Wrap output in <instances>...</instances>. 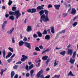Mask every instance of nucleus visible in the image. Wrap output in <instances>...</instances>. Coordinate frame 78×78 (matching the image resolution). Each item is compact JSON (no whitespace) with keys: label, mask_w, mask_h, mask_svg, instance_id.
<instances>
[{"label":"nucleus","mask_w":78,"mask_h":78,"mask_svg":"<svg viewBox=\"0 0 78 78\" xmlns=\"http://www.w3.org/2000/svg\"><path fill=\"white\" fill-rule=\"evenodd\" d=\"M9 15H14L16 17V19H18L21 16V14L20 12V10L16 11L15 12L9 11Z\"/></svg>","instance_id":"1"},{"label":"nucleus","mask_w":78,"mask_h":78,"mask_svg":"<svg viewBox=\"0 0 78 78\" xmlns=\"http://www.w3.org/2000/svg\"><path fill=\"white\" fill-rule=\"evenodd\" d=\"M44 12L45 14H43L41 16L42 19H44V22H47L48 21H49V18H48V11L47 10H44Z\"/></svg>","instance_id":"2"},{"label":"nucleus","mask_w":78,"mask_h":78,"mask_svg":"<svg viewBox=\"0 0 78 78\" xmlns=\"http://www.w3.org/2000/svg\"><path fill=\"white\" fill-rule=\"evenodd\" d=\"M23 44H24L25 46V47H26L29 49L31 48V45L29 43H28L27 42H24L22 41H20L19 42V46H22Z\"/></svg>","instance_id":"3"},{"label":"nucleus","mask_w":78,"mask_h":78,"mask_svg":"<svg viewBox=\"0 0 78 78\" xmlns=\"http://www.w3.org/2000/svg\"><path fill=\"white\" fill-rule=\"evenodd\" d=\"M39 13L41 16L40 19V22H41V23H42V21H44V19L42 18L41 17L44 14V10H41L39 12Z\"/></svg>","instance_id":"4"},{"label":"nucleus","mask_w":78,"mask_h":78,"mask_svg":"<svg viewBox=\"0 0 78 78\" xmlns=\"http://www.w3.org/2000/svg\"><path fill=\"white\" fill-rule=\"evenodd\" d=\"M43 72H44V70H43L42 69H41V70H40L39 72H38L37 73V78H39V77H40V76H41V75L42 73H43Z\"/></svg>","instance_id":"5"},{"label":"nucleus","mask_w":78,"mask_h":78,"mask_svg":"<svg viewBox=\"0 0 78 78\" xmlns=\"http://www.w3.org/2000/svg\"><path fill=\"white\" fill-rule=\"evenodd\" d=\"M68 55H69L70 56L72 55L73 53V49H68L67 51Z\"/></svg>","instance_id":"6"},{"label":"nucleus","mask_w":78,"mask_h":78,"mask_svg":"<svg viewBox=\"0 0 78 78\" xmlns=\"http://www.w3.org/2000/svg\"><path fill=\"white\" fill-rule=\"evenodd\" d=\"M26 31L27 32H30L32 31V27L31 26H30L29 25L27 26V28L26 29Z\"/></svg>","instance_id":"7"},{"label":"nucleus","mask_w":78,"mask_h":78,"mask_svg":"<svg viewBox=\"0 0 78 78\" xmlns=\"http://www.w3.org/2000/svg\"><path fill=\"white\" fill-rule=\"evenodd\" d=\"M7 23V21H5L4 22L2 26V30L3 31L5 30V26L6 25V24Z\"/></svg>","instance_id":"8"},{"label":"nucleus","mask_w":78,"mask_h":78,"mask_svg":"<svg viewBox=\"0 0 78 78\" xmlns=\"http://www.w3.org/2000/svg\"><path fill=\"white\" fill-rule=\"evenodd\" d=\"M76 10L75 8L72 9V11L71 12V14H73V15H75L76 14Z\"/></svg>","instance_id":"9"},{"label":"nucleus","mask_w":78,"mask_h":78,"mask_svg":"<svg viewBox=\"0 0 78 78\" xmlns=\"http://www.w3.org/2000/svg\"><path fill=\"white\" fill-rule=\"evenodd\" d=\"M60 6H61V5H54V7H55V8L57 10H59V8H60Z\"/></svg>","instance_id":"10"},{"label":"nucleus","mask_w":78,"mask_h":78,"mask_svg":"<svg viewBox=\"0 0 78 78\" xmlns=\"http://www.w3.org/2000/svg\"><path fill=\"white\" fill-rule=\"evenodd\" d=\"M46 40H50V36L49 35H47L44 38Z\"/></svg>","instance_id":"11"},{"label":"nucleus","mask_w":78,"mask_h":78,"mask_svg":"<svg viewBox=\"0 0 78 78\" xmlns=\"http://www.w3.org/2000/svg\"><path fill=\"white\" fill-rule=\"evenodd\" d=\"M59 63V61H57V60H55L54 64V67H56L57 65H58V63Z\"/></svg>","instance_id":"12"},{"label":"nucleus","mask_w":78,"mask_h":78,"mask_svg":"<svg viewBox=\"0 0 78 78\" xmlns=\"http://www.w3.org/2000/svg\"><path fill=\"white\" fill-rule=\"evenodd\" d=\"M2 55L3 57L5 58V56L6 55V50H3L2 51Z\"/></svg>","instance_id":"13"},{"label":"nucleus","mask_w":78,"mask_h":78,"mask_svg":"<svg viewBox=\"0 0 78 78\" xmlns=\"http://www.w3.org/2000/svg\"><path fill=\"white\" fill-rule=\"evenodd\" d=\"M48 57V56H47L46 55L43 56L42 58V60L43 61H46V60L47 59Z\"/></svg>","instance_id":"14"},{"label":"nucleus","mask_w":78,"mask_h":78,"mask_svg":"<svg viewBox=\"0 0 78 78\" xmlns=\"http://www.w3.org/2000/svg\"><path fill=\"white\" fill-rule=\"evenodd\" d=\"M14 75H15V73L14 72V71H12L11 72V78H13V76H14Z\"/></svg>","instance_id":"15"},{"label":"nucleus","mask_w":78,"mask_h":78,"mask_svg":"<svg viewBox=\"0 0 78 78\" xmlns=\"http://www.w3.org/2000/svg\"><path fill=\"white\" fill-rule=\"evenodd\" d=\"M37 34L38 37H41L42 36V33H41L40 31L37 32Z\"/></svg>","instance_id":"16"},{"label":"nucleus","mask_w":78,"mask_h":78,"mask_svg":"<svg viewBox=\"0 0 78 78\" xmlns=\"http://www.w3.org/2000/svg\"><path fill=\"white\" fill-rule=\"evenodd\" d=\"M75 59H73L72 58H70L69 60V62L71 63V64H74V62H75Z\"/></svg>","instance_id":"17"},{"label":"nucleus","mask_w":78,"mask_h":78,"mask_svg":"<svg viewBox=\"0 0 78 78\" xmlns=\"http://www.w3.org/2000/svg\"><path fill=\"white\" fill-rule=\"evenodd\" d=\"M14 28L13 27L12 29H11L10 30V31H8L7 32V33L8 34H11V33H12L13 31H14Z\"/></svg>","instance_id":"18"},{"label":"nucleus","mask_w":78,"mask_h":78,"mask_svg":"<svg viewBox=\"0 0 78 78\" xmlns=\"http://www.w3.org/2000/svg\"><path fill=\"white\" fill-rule=\"evenodd\" d=\"M51 32L52 33V34H54V33H55V29L54 28V27H51Z\"/></svg>","instance_id":"19"},{"label":"nucleus","mask_w":78,"mask_h":78,"mask_svg":"<svg viewBox=\"0 0 78 78\" xmlns=\"http://www.w3.org/2000/svg\"><path fill=\"white\" fill-rule=\"evenodd\" d=\"M66 51H64L60 52V54L61 55H62V56H65V55H66Z\"/></svg>","instance_id":"20"},{"label":"nucleus","mask_w":78,"mask_h":78,"mask_svg":"<svg viewBox=\"0 0 78 78\" xmlns=\"http://www.w3.org/2000/svg\"><path fill=\"white\" fill-rule=\"evenodd\" d=\"M34 72V71H33V70L32 69L30 71V76L31 77L33 76V73Z\"/></svg>","instance_id":"21"},{"label":"nucleus","mask_w":78,"mask_h":78,"mask_svg":"<svg viewBox=\"0 0 78 78\" xmlns=\"http://www.w3.org/2000/svg\"><path fill=\"white\" fill-rule=\"evenodd\" d=\"M69 75H70V76H74L75 75H73V73H72V71H70L69 73L68 74V76H69Z\"/></svg>","instance_id":"22"},{"label":"nucleus","mask_w":78,"mask_h":78,"mask_svg":"<svg viewBox=\"0 0 78 78\" xmlns=\"http://www.w3.org/2000/svg\"><path fill=\"white\" fill-rule=\"evenodd\" d=\"M14 16H11L9 17V19H11V20H14Z\"/></svg>","instance_id":"23"},{"label":"nucleus","mask_w":78,"mask_h":78,"mask_svg":"<svg viewBox=\"0 0 78 78\" xmlns=\"http://www.w3.org/2000/svg\"><path fill=\"white\" fill-rule=\"evenodd\" d=\"M31 13H34L36 12V9H32Z\"/></svg>","instance_id":"24"},{"label":"nucleus","mask_w":78,"mask_h":78,"mask_svg":"<svg viewBox=\"0 0 78 78\" xmlns=\"http://www.w3.org/2000/svg\"><path fill=\"white\" fill-rule=\"evenodd\" d=\"M44 8L42 7H41V6H38L37 8V9H40V10H42V9H43Z\"/></svg>","instance_id":"25"},{"label":"nucleus","mask_w":78,"mask_h":78,"mask_svg":"<svg viewBox=\"0 0 78 78\" xmlns=\"http://www.w3.org/2000/svg\"><path fill=\"white\" fill-rule=\"evenodd\" d=\"M22 58H24L25 60H26V59H28V56H25L24 55H22Z\"/></svg>","instance_id":"26"},{"label":"nucleus","mask_w":78,"mask_h":78,"mask_svg":"<svg viewBox=\"0 0 78 78\" xmlns=\"http://www.w3.org/2000/svg\"><path fill=\"white\" fill-rule=\"evenodd\" d=\"M76 51H74L73 53V55L72 56L73 58H75L76 56Z\"/></svg>","instance_id":"27"},{"label":"nucleus","mask_w":78,"mask_h":78,"mask_svg":"<svg viewBox=\"0 0 78 78\" xmlns=\"http://www.w3.org/2000/svg\"><path fill=\"white\" fill-rule=\"evenodd\" d=\"M12 3V2L11 1V0H9V2H8V5L9 6H11V4Z\"/></svg>","instance_id":"28"},{"label":"nucleus","mask_w":78,"mask_h":78,"mask_svg":"<svg viewBox=\"0 0 78 78\" xmlns=\"http://www.w3.org/2000/svg\"><path fill=\"white\" fill-rule=\"evenodd\" d=\"M35 50L36 51H40L41 50L39 48V47H37L35 48Z\"/></svg>","instance_id":"29"},{"label":"nucleus","mask_w":78,"mask_h":78,"mask_svg":"<svg viewBox=\"0 0 78 78\" xmlns=\"http://www.w3.org/2000/svg\"><path fill=\"white\" fill-rule=\"evenodd\" d=\"M50 51V50L48 48L46 50H45L44 51H43L42 53V54H43V53H45L46 52H47L48 51Z\"/></svg>","instance_id":"30"},{"label":"nucleus","mask_w":78,"mask_h":78,"mask_svg":"<svg viewBox=\"0 0 78 78\" xmlns=\"http://www.w3.org/2000/svg\"><path fill=\"white\" fill-rule=\"evenodd\" d=\"M43 34H47V31L46 30H44V32L42 33Z\"/></svg>","instance_id":"31"},{"label":"nucleus","mask_w":78,"mask_h":78,"mask_svg":"<svg viewBox=\"0 0 78 78\" xmlns=\"http://www.w3.org/2000/svg\"><path fill=\"white\" fill-rule=\"evenodd\" d=\"M12 58H9L7 60V62L8 63H10V62H12Z\"/></svg>","instance_id":"32"},{"label":"nucleus","mask_w":78,"mask_h":78,"mask_svg":"<svg viewBox=\"0 0 78 78\" xmlns=\"http://www.w3.org/2000/svg\"><path fill=\"white\" fill-rule=\"evenodd\" d=\"M14 69H15L16 70L17 69V68H18V65H16L13 66V67Z\"/></svg>","instance_id":"33"},{"label":"nucleus","mask_w":78,"mask_h":78,"mask_svg":"<svg viewBox=\"0 0 78 78\" xmlns=\"http://www.w3.org/2000/svg\"><path fill=\"white\" fill-rule=\"evenodd\" d=\"M50 59H48L46 61V66H47L48 65V63L50 62Z\"/></svg>","instance_id":"34"},{"label":"nucleus","mask_w":78,"mask_h":78,"mask_svg":"<svg viewBox=\"0 0 78 78\" xmlns=\"http://www.w3.org/2000/svg\"><path fill=\"white\" fill-rule=\"evenodd\" d=\"M78 24V23L77 22H75L73 24V27H75V26L76 25Z\"/></svg>","instance_id":"35"},{"label":"nucleus","mask_w":78,"mask_h":78,"mask_svg":"<svg viewBox=\"0 0 78 78\" xmlns=\"http://www.w3.org/2000/svg\"><path fill=\"white\" fill-rule=\"evenodd\" d=\"M68 15V14L67 13H64L63 14L62 16L63 17H66V16H67Z\"/></svg>","instance_id":"36"},{"label":"nucleus","mask_w":78,"mask_h":78,"mask_svg":"<svg viewBox=\"0 0 78 78\" xmlns=\"http://www.w3.org/2000/svg\"><path fill=\"white\" fill-rule=\"evenodd\" d=\"M34 67V65L33 64H32L29 67V69H32L33 67Z\"/></svg>","instance_id":"37"},{"label":"nucleus","mask_w":78,"mask_h":78,"mask_svg":"<svg viewBox=\"0 0 78 78\" xmlns=\"http://www.w3.org/2000/svg\"><path fill=\"white\" fill-rule=\"evenodd\" d=\"M16 7H13L12 8V11H15L16 10Z\"/></svg>","instance_id":"38"},{"label":"nucleus","mask_w":78,"mask_h":78,"mask_svg":"<svg viewBox=\"0 0 78 78\" xmlns=\"http://www.w3.org/2000/svg\"><path fill=\"white\" fill-rule=\"evenodd\" d=\"M9 50L11 52H13V49L12 48H11V47H9L8 48Z\"/></svg>","instance_id":"39"},{"label":"nucleus","mask_w":78,"mask_h":78,"mask_svg":"<svg viewBox=\"0 0 78 78\" xmlns=\"http://www.w3.org/2000/svg\"><path fill=\"white\" fill-rule=\"evenodd\" d=\"M33 36L34 37V38H36V37H38V36H37V35L36 34H34Z\"/></svg>","instance_id":"40"},{"label":"nucleus","mask_w":78,"mask_h":78,"mask_svg":"<svg viewBox=\"0 0 78 78\" xmlns=\"http://www.w3.org/2000/svg\"><path fill=\"white\" fill-rule=\"evenodd\" d=\"M60 76V75H55L54 77L55 78H59V77Z\"/></svg>","instance_id":"41"},{"label":"nucleus","mask_w":78,"mask_h":78,"mask_svg":"<svg viewBox=\"0 0 78 78\" xmlns=\"http://www.w3.org/2000/svg\"><path fill=\"white\" fill-rule=\"evenodd\" d=\"M31 11H32L31 9H29L27 10V12H29V13L30 12L31 13H31Z\"/></svg>","instance_id":"42"},{"label":"nucleus","mask_w":78,"mask_h":78,"mask_svg":"<svg viewBox=\"0 0 78 78\" xmlns=\"http://www.w3.org/2000/svg\"><path fill=\"white\" fill-rule=\"evenodd\" d=\"M39 48H40L41 50H42V49H44V47H43L42 45H41L40 46H39Z\"/></svg>","instance_id":"43"},{"label":"nucleus","mask_w":78,"mask_h":78,"mask_svg":"<svg viewBox=\"0 0 78 78\" xmlns=\"http://www.w3.org/2000/svg\"><path fill=\"white\" fill-rule=\"evenodd\" d=\"M52 7H53L52 5L49 4L48 6V8H52Z\"/></svg>","instance_id":"44"},{"label":"nucleus","mask_w":78,"mask_h":78,"mask_svg":"<svg viewBox=\"0 0 78 78\" xmlns=\"http://www.w3.org/2000/svg\"><path fill=\"white\" fill-rule=\"evenodd\" d=\"M3 72H4L3 69H1V72L0 73V74L2 76L3 75Z\"/></svg>","instance_id":"45"},{"label":"nucleus","mask_w":78,"mask_h":78,"mask_svg":"<svg viewBox=\"0 0 78 78\" xmlns=\"http://www.w3.org/2000/svg\"><path fill=\"white\" fill-rule=\"evenodd\" d=\"M12 41L13 43H15V40H14V38L13 37L12 40Z\"/></svg>","instance_id":"46"},{"label":"nucleus","mask_w":78,"mask_h":78,"mask_svg":"<svg viewBox=\"0 0 78 78\" xmlns=\"http://www.w3.org/2000/svg\"><path fill=\"white\" fill-rule=\"evenodd\" d=\"M22 62H21V61H19L16 63V64H22Z\"/></svg>","instance_id":"47"},{"label":"nucleus","mask_w":78,"mask_h":78,"mask_svg":"<svg viewBox=\"0 0 78 78\" xmlns=\"http://www.w3.org/2000/svg\"><path fill=\"white\" fill-rule=\"evenodd\" d=\"M27 37H24L23 40L24 41H27Z\"/></svg>","instance_id":"48"},{"label":"nucleus","mask_w":78,"mask_h":78,"mask_svg":"<svg viewBox=\"0 0 78 78\" xmlns=\"http://www.w3.org/2000/svg\"><path fill=\"white\" fill-rule=\"evenodd\" d=\"M77 18H78V16H75L73 19V20H75L76 19H77Z\"/></svg>","instance_id":"49"},{"label":"nucleus","mask_w":78,"mask_h":78,"mask_svg":"<svg viewBox=\"0 0 78 78\" xmlns=\"http://www.w3.org/2000/svg\"><path fill=\"white\" fill-rule=\"evenodd\" d=\"M9 56L10 57L12 55V53L11 52H9L8 54Z\"/></svg>","instance_id":"50"},{"label":"nucleus","mask_w":78,"mask_h":78,"mask_svg":"<svg viewBox=\"0 0 78 78\" xmlns=\"http://www.w3.org/2000/svg\"><path fill=\"white\" fill-rule=\"evenodd\" d=\"M25 68L26 70H28V68H29V66L28 65H26Z\"/></svg>","instance_id":"51"},{"label":"nucleus","mask_w":78,"mask_h":78,"mask_svg":"<svg viewBox=\"0 0 78 78\" xmlns=\"http://www.w3.org/2000/svg\"><path fill=\"white\" fill-rule=\"evenodd\" d=\"M21 61L23 62V61H25V60L24 58H23L21 59Z\"/></svg>","instance_id":"52"},{"label":"nucleus","mask_w":78,"mask_h":78,"mask_svg":"<svg viewBox=\"0 0 78 78\" xmlns=\"http://www.w3.org/2000/svg\"><path fill=\"white\" fill-rule=\"evenodd\" d=\"M26 76L27 77H29V76H30V74H29V73H27L26 74Z\"/></svg>","instance_id":"53"},{"label":"nucleus","mask_w":78,"mask_h":78,"mask_svg":"<svg viewBox=\"0 0 78 78\" xmlns=\"http://www.w3.org/2000/svg\"><path fill=\"white\" fill-rule=\"evenodd\" d=\"M18 75L16 74L15 76H14V78H18Z\"/></svg>","instance_id":"54"},{"label":"nucleus","mask_w":78,"mask_h":78,"mask_svg":"<svg viewBox=\"0 0 78 78\" xmlns=\"http://www.w3.org/2000/svg\"><path fill=\"white\" fill-rule=\"evenodd\" d=\"M8 17H9V14H7L5 15V17L6 18H8Z\"/></svg>","instance_id":"55"},{"label":"nucleus","mask_w":78,"mask_h":78,"mask_svg":"<svg viewBox=\"0 0 78 78\" xmlns=\"http://www.w3.org/2000/svg\"><path fill=\"white\" fill-rule=\"evenodd\" d=\"M50 76L48 75L45 76V78H50Z\"/></svg>","instance_id":"56"},{"label":"nucleus","mask_w":78,"mask_h":78,"mask_svg":"<svg viewBox=\"0 0 78 78\" xmlns=\"http://www.w3.org/2000/svg\"><path fill=\"white\" fill-rule=\"evenodd\" d=\"M71 9H72V7H70L68 10V12H70Z\"/></svg>","instance_id":"57"},{"label":"nucleus","mask_w":78,"mask_h":78,"mask_svg":"<svg viewBox=\"0 0 78 78\" xmlns=\"http://www.w3.org/2000/svg\"><path fill=\"white\" fill-rule=\"evenodd\" d=\"M14 56H15V54H13V55L11 57V58H14Z\"/></svg>","instance_id":"58"},{"label":"nucleus","mask_w":78,"mask_h":78,"mask_svg":"<svg viewBox=\"0 0 78 78\" xmlns=\"http://www.w3.org/2000/svg\"><path fill=\"white\" fill-rule=\"evenodd\" d=\"M65 30H62V32H61V33H65Z\"/></svg>","instance_id":"59"},{"label":"nucleus","mask_w":78,"mask_h":78,"mask_svg":"<svg viewBox=\"0 0 78 78\" xmlns=\"http://www.w3.org/2000/svg\"><path fill=\"white\" fill-rule=\"evenodd\" d=\"M47 31L48 33H50V30L49 29L47 30Z\"/></svg>","instance_id":"60"},{"label":"nucleus","mask_w":78,"mask_h":78,"mask_svg":"<svg viewBox=\"0 0 78 78\" xmlns=\"http://www.w3.org/2000/svg\"><path fill=\"white\" fill-rule=\"evenodd\" d=\"M40 77H41V78H44V75H40Z\"/></svg>","instance_id":"61"},{"label":"nucleus","mask_w":78,"mask_h":78,"mask_svg":"<svg viewBox=\"0 0 78 78\" xmlns=\"http://www.w3.org/2000/svg\"><path fill=\"white\" fill-rule=\"evenodd\" d=\"M10 57H9V55H7L6 57H5V58L6 59H8V58H9Z\"/></svg>","instance_id":"62"},{"label":"nucleus","mask_w":78,"mask_h":78,"mask_svg":"<svg viewBox=\"0 0 78 78\" xmlns=\"http://www.w3.org/2000/svg\"><path fill=\"white\" fill-rule=\"evenodd\" d=\"M46 71H48L49 70H50V68H48L46 69Z\"/></svg>","instance_id":"63"},{"label":"nucleus","mask_w":78,"mask_h":78,"mask_svg":"<svg viewBox=\"0 0 78 78\" xmlns=\"http://www.w3.org/2000/svg\"><path fill=\"white\" fill-rule=\"evenodd\" d=\"M70 44H69L67 46V48H70Z\"/></svg>","instance_id":"64"}]
</instances>
